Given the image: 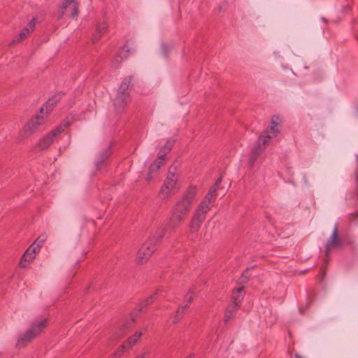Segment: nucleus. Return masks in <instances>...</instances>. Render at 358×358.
Masks as SVG:
<instances>
[{
  "instance_id": "6ab92c4d",
  "label": "nucleus",
  "mask_w": 358,
  "mask_h": 358,
  "mask_svg": "<svg viewBox=\"0 0 358 358\" xmlns=\"http://www.w3.org/2000/svg\"><path fill=\"white\" fill-rule=\"evenodd\" d=\"M175 141L173 139H168L164 147L160 150L158 156L159 159H166V154L171 150Z\"/></svg>"
},
{
  "instance_id": "e433bc0d",
  "label": "nucleus",
  "mask_w": 358,
  "mask_h": 358,
  "mask_svg": "<svg viewBox=\"0 0 358 358\" xmlns=\"http://www.w3.org/2000/svg\"><path fill=\"white\" fill-rule=\"evenodd\" d=\"M294 358H303L302 356H301L299 354L296 353L294 355Z\"/></svg>"
},
{
  "instance_id": "aec40b11",
  "label": "nucleus",
  "mask_w": 358,
  "mask_h": 358,
  "mask_svg": "<svg viewBox=\"0 0 358 358\" xmlns=\"http://www.w3.org/2000/svg\"><path fill=\"white\" fill-rule=\"evenodd\" d=\"M157 296V292L154 293L152 295L150 296L146 299L143 300L138 306L137 310L140 313L143 311V308L146 307L148 305L152 303Z\"/></svg>"
},
{
  "instance_id": "2f4dec72",
  "label": "nucleus",
  "mask_w": 358,
  "mask_h": 358,
  "mask_svg": "<svg viewBox=\"0 0 358 358\" xmlns=\"http://www.w3.org/2000/svg\"><path fill=\"white\" fill-rule=\"evenodd\" d=\"M194 296H193V292H189L185 296V300L187 301L186 304H188L189 306V303L193 301Z\"/></svg>"
},
{
  "instance_id": "7c9ffc66",
  "label": "nucleus",
  "mask_w": 358,
  "mask_h": 358,
  "mask_svg": "<svg viewBox=\"0 0 358 358\" xmlns=\"http://www.w3.org/2000/svg\"><path fill=\"white\" fill-rule=\"evenodd\" d=\"M248 268H247L243 273L241 278L242 283H246L249 280Z\"/></svg>"
},
{
  "instance_id": "9d476101",
  "label": "nucleus",
  "mask_w": 358,
  "mask_h": 358,
  "mask_svg": "<svg viewBox=\"0 0 358 358\" xmlns=\"http://www.w3.org/2000/svg\"><path fill=\"white\" fill-rule=\"evenodd\" d=\"M59 135L52 130L50 132L47 134L45 136L42 137L36 147L38 150H43L47 149L54 141H57Z\"/></svg>"
},
{
  "instance_id": "c9c22d12",
  "label": "nucleus",
  "mask_w": 358,
  "mask_h": 358,
  "mask_svg": "<svg viewBox=\"0 0 358 358\" xmlns=\"http://www.w3.org/2000/svg\"><path fill=\"white\" fill-rule=\"evenodd\" d=\"M129 345L127 344H123L120 347V351L123 352L127 348H129Z\"/></svg>"
},
{
  "instance_id": "423d86ee",
  "label": "nucleus",
  "mask_w": 358,
  "mask_h": 358,
  "mask_svg": "<svg viewBox=\"0 0 358 358\" xmlns=\"http://www.w3.org/2000/svg\"><path fill=\"white\" fill-rule=\"evenodd\" d=\"M178 177L171 170L169 171L166 178L162 186L159 195L161 199H166L173 190L178 189Z\"/></svg>"
},
{
  "instance_id": "dca6fc26",
  "label": "nucleus",
  "mask_w": 358,
  "mask_h": 358,
  "mask_svg": "<svg viewBox=\"0 0 358 358\" xmlns=\"http://www.w3.org/2000/svg\"><path fill=\"white\" fill-rule=\"evenodd\" d=\"M245 295L243 286L235 289L231 294V301L241 304Z\"/></svg>"
},
{
  "instance_id": "a211bd4d",
  "label": "nucleus",
  "mask_w": 358,
  "mask_h": 358,
  "mask_svg": "<svg viewBox=\"0 0 358 358\" xmlns=\"http://www.w3.org/2000/svg\"><path fill=\"white\" fill-rule=\"evenodd\" d=\"M108 26L106 22L99 23L97 24L95 33L92 37V42L96 43L101 37L102 34L106 31Z\"/></svg>"
},
{
  "instance_id": "2eb2a0df",
  "label": "nucleus",
  "mask_w": 358,
  "mask_h": 358,
  "mask_svg": "<svg viewBox=\"0 0 358 358\" xmlns=\"http://www.w3.org/2000/svg\"><path fill=\"white\" fill-rule=\"evenodd\" d=\"M130 51L127 45H124L119 53L115 55L114 59L112 60L111 64L114 68H117L122 61L127 57V53Z\"/></svg>"
},
{
  "instance_id": "a878e982",
  "label": "nucleus",
  "mask_w": 358,
  "mask_h": 358,
  "mask_svg": "<svg viewBox=\"0 0 358 358\" xmlns=\"http://www.w3.org/2000/svg\"><path fill=\"white\" fill-rule=\"evenodd\" d=\"M69 126V122L67 121H64L60 125L57 127L55 129V132L59 136Z\"/></svg>"
},
{
  "instance_id": "f3484780",
  "label": "nucleus",
  "mask_w": 358,
  "mask_h": 358,
  "mask_svg": "<svg viewBox=\"0 0 358 358\" xmlns=\"http://www.w3.org/2000/svg\"><path fill=\"white\" fill-rule=\"evenodd\" d=\"M111 155L110 148L108 147L101 152L97 159H96L95 164L97 169H99L102 164L110 157Z\"/></svg>"
},
{
  "instance_id": "ddd939ff",
  "label": "nucleus",
  "mask_w": 358,
  "mask_h": 358,
  "mask_svg": "<svg viewBox=\"0 0 358 358\" xmlns=\"http://www.w3.org/2000/svg\"><path fill=\"white\" fill-rule=\"evenodd\" d=\"M79 3L78 0H63L62 8L63 10H67L69 8L71 11V17L74 18L78 14Z\"/></svg>"
},
{
  "instance_id": "0eeeda50",
  "label": "nucleus",
  "mask_w": 358,
  "mask_h": 358,
  "mask_svg": "<svg viewBox=\"0 0 358 358\" xmlns=\"http://www.w3.org/2000/svg\"><path fill=\"white\" fill-rule=\"evenodd\" d=\"M269 143V137L260 135L255 145L252 147L249 159L250 166H254L259 156L262 155Z\"/></svg>"
},
{
  "instance_id": "9b49d317",
  "label": "nucleus",
  "mask_w": 358,
  "mask_h": 358,
  "mask_svg": "<svg viewBox=\"0 0 358 358\" xmlns=\"http://www.w3.org/2000/svg\"><path fill=\"white\" fill-rule=\"evenodd\" d=\"M280 121L278 116H273L271 119L268 129L261 134L262 136H268L269 141L275 137L280 133Z\"/></svg>"
},
{
  "instance_id": "f8f14e48",
  "label": "nucleus",
  "mask_w": 358,
  "mask_h": 358,
  "mask_svg": "<svg viewBox=\"0 0 358 358\" xmlns=\"http://www.w3.org/2000/svg\"><path fill=\"white\" fill-rule=\"evenodd\" d=\"M166 159H159L154 161L149 166V170L147 173L145 180L148 182H150L153 180H155L156 177V174L157 171L160 169V168L164 165V162Z\"/></svg>"
},
{
  "instance_id": "4c0bfd02",
  "label": "nucleus",
  "mask_w": 358,
  "mask_h": 358,
  "mask_svg": "<svg viewBox=\"0 0 358 358\" xmlns=\"http://www.w3.org/2000/svg\"><path fill=\"white\" fill-rule=\"evenodd\" d=\"M193 356H194L193 354L192 355H189L187 356L185 358H192Z\"/></svg>"
},
{
  "instance_id": "72a5a7b5",
  "label": "nucleus",
  "mask_w": 358,
  "mask_h": 358,
  "mask_svg": "<svg viewBox=\"0 0 358 358\" xmlns=\"http://www.w3.org/2000/svg\"><path fill=\"white\" fill-rule=\"evenodd\" d=\"M36 23H35V19L33 18L28 24V29H30V31H32L35 27Z\"/></svg>"
},
{
  "instance_id": "39448f33",
  "label": "nucleus",
  "mask_w": 358,
  "mask_h": 358,
  "mask_svg": "<svg viewBox=\"0 0 358 358\" xmlns=\"http://www.w3.org/2000/svg\"><path fill=\"white\" fill-rule=\"evenodd\" d=\"M132 80L133 77L131 76L126 77L122 80L117 90L113 102L114 107L117 113L122 112L130 103L131 99L128 90L131 84Z\"/></svg>"
},
{
  "instance_id": "5701e85b",
  "label": "nucleus",
  "mask_w": 358,
  "mask_h": 358,
  "mask_svg": "<svg viewBox=\"0 0 358 358\" xmlns=\"http://www.w3.org/2000/svg\"><path fill=\"white\" fill-rule=\"evenodd\" d=\"M30 33V29H29L28 28L23 29L19 34L18 36L16 38L13 39V43H15L20 42L21 40H23L24 38H27Z\"/></svg>"
},
{
  "instance_id": "58836bf2",
  "label": "nucleus",
  "mask_w": 358,
  "mask_h": 358,
  "mask_svg": "<svg viewBox=\"0 0 358 358\" xmlns=\"http://www.w3.org/2000/svg\"><path fill=\"white\" fill-rule=\"evenodd\" d=\"M357 40H358V34H357Z\"/></svg>"
},
{
  "instance_id": "f03ea898",
  "label": "nucleus",
  "mask_w": 358,
  "mask_h": 358,
  "mask_svg": "<svg viewBox=\"0 0 358 358\" xmlns=\"http://www.w3.org/2000/svg\"><path fill=\"white\" fill-rule=\"evenodd\" d=\"M217 195L207 193L195 210L189 226V236L192 239L196 238L197 233L211 208V204L215 201Z\"/></svg>"
},
{
  "instance_id": "c756f323",
  "label": "nucleus",
  "mask_w": 358,
  "mask_h": 358,
  "mask_svg": "<svg viewBox=\"0 0 358 358\" xmlns=\"http://www.w3.org/2000/svg\"><path fill=\"white\" fill-rule=\"evenodd\" d=\"M28 252L31 253V255H35L36 252H39V249L35 245V244H31L28 248Z\"/></svg>"
},
{
  "instance_id": "f704fd0d",
  "label": "nucleus",
  "mask_w": 358,
  "mask_h": 358,
  "mask_svg": "<svg viewBox=\"0 0 358 358\" xmlns=\"http://www.w3.org/2000/svg\"><path fill=\"white\" fill-rule=\"evenodd\" d=\"M148 352H143L142 354L136 356L134 358H148Z\"/></svg>"
},
{
  "instance_id": "20e7f679",
  "label": "nucleus",
  "mask_w": 358,
  "mask_h": 358,
  "mask_svg": "<svg viewBox=\"0 0 358 358\" xmlns=\"http://www.w3.org/2000/svg\"><path fill=\"white\" fill-rule=\"evenodd\" d=\"M48 326V321L47 319L32 322L30 328L18 338L16 344L17 347H25L28 343L36 338L37 336L39 335Z\"/></svg>"
},
{
  "instance_id": "f257e3e1",
  "label": "nucleus",
  "mask_w": 358,
  "mask_h": 358,
  "mask_svg": "<svg viewBox=\"0 0 358 358\" xmlns=\"http://www.w3.org/2000/svg\"><path fill=\"white\" fill-rule=\"evenodd\" d=\"M196 194L197 188L195 186H189L181 199L176 203L170 218L169 226L171 229H175L185 220L192 208Z\"/></svg>"
},
{
  "instance_id": "bb28decb",
  "label": "nucleus",
  "mask_w": 358,
  "mask_h": 358,
  "mask_svg": "<svg viewBox=\"0 0 358 358\" xmlns=\"http://www.w3.org/2000/svg\"><path fill=\"white\" fill-rule=\"evenodd\" d=\"M46 238L47 236L45 234H42L38 237V238L35 241V242L33 244H35V245L40 250L43 243H45Z\"/></svg>"
},
{
  "instance_id": "6e6552de",
  "label": "nucleus",
  "mask_w": 358,
  "mask_h": 358,
  "mask_svg": "<svg viewBox=\"0 0 358 358\" xmlns=\"http://www.w3.org/2000/svg\"><path fill=\"white\" fill-rule=\"evenodd\" d=\"M342 245V241L338 235V226L336 223L334 225L333 231L325 245V255L328 257L329 251L332 248H337Z\"/></svg>"
},
{
  "instance_id": "4be33fe9",
  "label": "nucleus",
  "mask_w": 358,
  "mask_h": 358,
  "mask_svg": "<svg viewBox=\"0 0 358 358\" xmlns=\"http://www.w3.org/2000/svg\"><path fill=\"white\" fill-rule=\"evenodd\" d=\"M189 307L188 304H185L184 306H182L181 307H179L176 312L173 323L176 324L178 323L180 319L182 317L184 311L185 309H187Z\"/></svg>"
},
{
  "instance_id": "cd10ccee",
  "label": "nucleus",
  "mask_w": 358,
  "mask_h": 358,
  "mask_svg": "<svg viewBox=\"0 0 358 358\" xmlns=\"http://www.w3.org/2000/svg\"><path fill=\"white\" fill-rule=\"evenodd\" d=\"M222 178H218L215 182L214 185L210 187L208 193H211L212 194H217V190L220 188L221 185Z\"/></svg>"
},
{
  "instance_id": "1a4fd4ad",
  "label": "nucleus",
  "mask_w": 358,
  "mask_h": 358,
  "mask_svg": "<svg viewBox=\"0 0 358 358\" xmlns=\"http://www.w3.org/2000/svg\"><path fill=\"white\" fill-rule=\"evenodd\" d=\"M43 122V117L40 115H36L32 117L23 127L22 133L24 136H29L34 133L42 124Z\"/></svg>"
},
{
  "instance_id": "c85d7f7f",
  "label": "nucleus",
  "mask_w": 358,
  "mask_h": 358,
  "mask_svg": "<svg viewBox=\"0 0 358 358\" xmlns=\"http://www.w3.org/2000/svg\"><path fill=\"white\" fill-rule=\"evenodd\" d=\"M241 304L231 301L227 306V310L228 312L234 314V313L240 308Z\"/></svg>"
},
{
  "instance_id": "393cba45",
  "label": "nucleus",
  "mask_w": 358,
  "mask_h": 358,
  "mask_svg": "<svg viewBox=\"0 0 358 358\" xmlns=\"http://www.w3.org/2000/svg\"><path fill=\"white\" fill-rule=\"evenodd\" d=\"M135 322V319L132 318L130 322H127L120 329V333H118L117 337L118 338H120L124 336V335L126 333V329L129 328V326H131L134 322Z\"/></svg>"
},
{
  "instance_id": "7ed1b4c3",
  "label": "nucleus",
  "mask_w": 358,
  "mask_h": 358,
  "mask_svg": "<svg viewBox=\"0 0 358 358\" xmlns=\"http://www.w3.org/2000/svg\"><path fill=\"white\" fill-rule=\"evenodd\" d=\"M166 233L164 228H159L155 234L148 238L141 245L136 254V263L143 264L148 262Z\"/></svg>"
},
{
  "instance_id": "473e14b6",
  "label": "nucleus",
  "mask_w": 358,
  "mask_h": 358,
  "mask_svg": "<svg viewBox=\"0 0 358 358\" xmlns=\"http://www.w3.org/2000/svg\"><path fill=\"white\" fill-rule=\"evenodd\" d=\"M234 317V314L226 310L224 315V322L225 323L228 322L232 317Z\"/></svg>"
},
{
  "instance_id": "b1692460",
  "label": "nucleus",
  "mask_w": 358,
  "mask_h": 358,
  "mask_svg": "<svg viewBox=\"0 0 358 358\" xmlns=\"http://www.w3.org/2000/svg\"><path fill=\"white\" fill-rule=\"evenodd\" d=\"M141 335H142L141 332H136L134 335L129 337L127 342L129 347H131L132 345H135L136 343L138 341V340L141 336Z\"/></svg>"
},
{
  "instance_id": "412c9836",
  "label": "nucleus",
  "mask_w": 358,
  "mask_h": 358,
  "mask_svg": "<svg viewBox=\"0 0 358 358\" xmlns=\"http://www.w3.org/2000/svg\"><path fill=\"white\" fill-rule=\"evenodd\" d=\"M34 258L35 255H31V253H29V252H28V250H27L20 259V267L25 268L27 266V263L33 260Z\"/></svg>"
},
{
  "instance_id": "4468645a",
  "label": "nucleus",
  "mask_w": 358,
  "mask_h": 358,
  "mask_svg": "<svg viewBox=\"0 0 358 358\" xmlns=\"http://www.w3.org/2000/svg\"><path fill=\"white\" fill-rule=\"evenodd\" d=\"M63 95V93H58L48 100L45 104L41 108L40 113H43V111L45 109L46 114L49 113L52 108L60 101Z\"/></svg>"
}]
</instances>
